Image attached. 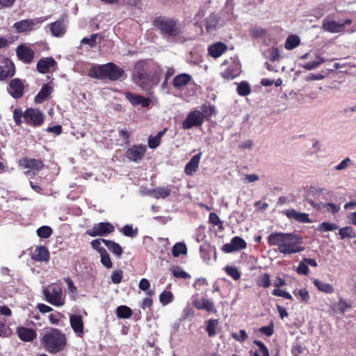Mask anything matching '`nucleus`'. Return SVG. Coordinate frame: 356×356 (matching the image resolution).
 <instances>
[{
	"label": "nucleus",
	"mask_w": 356,
	"mask_h": 356,
	"mask_svg": "<svg viewBox=\"0 0 356 356\" xmlns=\"http://www.w3.org/2000/svg\"><path fill=\"white\" fill-rule=\"evenodd\" d=\"M162 74L160 65L152 60H141L135 64L133 79L138 86L147 90L159 83Z\"/></svg>",
	"instance_id": "1"
},
{
	"label": "nucleus",
	"mask_w": 356,
	"mask_h": 356,
	"mask_svg": "<svg viewBox=\"0 0 356 356\" xmlns=\"http://www.w3.org/2000/svg\"><path fill=\"white\" fill-rule=\"evenodd\" d=\"M268 243L270 246H278L280 252L290 254L302 251L298 246V238L294 234L273 232L268 236Z\"/></svg>",
	"instance_id": "2"
},
{
	"label": "nucleus",
	"mask_w": 356,
	"mask_h": 356,
	"mask_svg": "<svg viewBox=\"0 0 356 356\" xmlns=\"http://www.w3.org/2000/svg\"><path fill=\"white\" fill-rule=\"evenodd\" d=\"M40 343L47 352L57 354L66 348L67 339L61 330L51 328L44 333L40 339Z\"/></svg>",
	"instance_id": "3"
},
{
	"label": "nucleus",
	"mask_w": 356,
	"mask_h": 356,
	"mask_svg": "<svg viewBox=\"0 0 356 356\" xmlns=\"http://www.w3.org/2000/svg\"><path fill=\"white\" fill-rule=\"evenodd\" d=\"M88 74L93 79H108L112 81L124 79L127 77L124 70L113 63L94 65L89 69Z\"/></svg>",
	"instance_id": "4"
},
{
	"label": "nucleus",
	"mask_w": 356,
	"mask_h": 356,
	"mask_svg": "<svg viewBox=\"0 0 356 356\" xmlns=\"http://www.w3.org/2000/svg\"><path fill=\"white\" fill-rule=\"evenodd\" d=\"M153 25L165 38H175L183 33L181 24L174 18L159 16L153 21Z\"/></svg>",
	"instance_id": "5"
},
{
	"label": "nucleus",
	"mask_w": 356,
	"mask_h": 356,
	"mask_svg": "<svg viewBox=\"0 0 356 356\" xmlns=\"http://www.w3.org/2000/svg\"><path fill=\"white\" fill-rule=\"evenodd\" d=\"M45 300L51 305L56 307L63 306L65 299L63 298V289L58 285H50L42 291Z\"/></svg>",
	"instance_id": "6"
},
{
	"label": "nucleus",
	"mask_w": 356,
	"mask_h": 356,
	"mask_svg": "<svg viewBox=\"0 0 356 356\" xmlns=\"http://www.w3.org/2000/svg\"><path fill=\"white\" fill-rule=\"evenodd\" d=\"M115 231L114 225L109 222H101L86 231V234L90 236H106Z\"/></svg>",
	"instance_id": "7"
},
{
	"label": "nucleus",
	"mask_w": 356,
	"mask_h": 356,
	"mask_svg": "<svg viewBox=\"0 0 356 356\" xmlns=\"http://www.w3.org/2000/svg\"><path fill=\"white\" fill-rule=\"evenodd\" d=\"M44 121V113L38 108H28L25 110V123L33 127L42 126Z\"/></svg>",
	"instance_id": "8"
},
{
	"label": "nucleus",
	"mask_w": 356,
	"mask_h": 356,
	"mask_svg": "<svg viewBox=\"0 0 356 356\" xmlns=\"http://www.w3.org/2000/svg\"><path fill=\"white\" fill-rule=\"evenodd\" d=\"M204 121L200 114V111L194 110L190 112L182 122L184 129H190L194 127H201Z\"/></svg>",
	"instance_id": "9"
},
{
	"label": "nucleus",
	"mask_w": 356,
	"mask_h": 356,
	"mask_svg": "<svg viewBox=\"0 0 356 356\" xmlns=\"http://www.w3.org/2000/svg\"><path fill=\"white\" fill-rule=\"evenodd\" d=\"M15 73L13 62L6 57H0V81L12 77Z\"/></svg>",
	"instance_id": "10"
},
{
	"label": "nucleus",
	"mask_w": 356,
	"mask_h": 356,
	"mask_svg": "<svg viewBox=\"0 0 356 356\" xmlns=\"http://www.w3.org/2000/svg\"><path fill=\"white\" fill-rule=\"evenodd\" d=\"M146 152L145 145H134L126 151L125 156L129 161L138 162L143 159Z\"/></svg>",
	"instance_id": "11"
},
{
	"label": "nucleus",
	"mask_w": 356,
	"mask_h": 356,
	"mask_svg": "<svg viewBox=\"0 0 356 356\" xmlns=\"http://www.w3.org/2000/svg\"><path fill=\"white\" fill-rule=\"evenodd\" d=\"M16 55L18 59L24 64H30L35 57L34 51L29 47L21 44L16 48Z\"/></svg>",
	"instance_id": "12"
},
{
	"label": "nucleus",
	"mask_w": 356,
	"mask_h": 356,
	"mask_svg": "<svg viewBox=\"0 0 356 356\" xmlns=\"http://www.w3.org/2000/svg\"><path fill=\"white\" fill-rule=\"evenodd\" d=\"M246 247L247 243L243 238L240 236H234L229 243H226L222 246L221 250L225 253H231L243 250Z\"/></svg>",
	"instance_id": "13"
},
{
	"label": "nucleus",
	"mask_w": 356,
	"mask_h": 356,
	"mask_svg": "<svg viewBox=\"0 0 356 356\" xmlns=\"http://www.w3.org/2000/svg\"><path fill=\"white\" fill-rule=\"evenodd\" d=\"M41 23L39 19H23L15 22L13 24V28L15 29L16 33H23L29 32L33 30V27Z\"/></svg>",
	"instance_id": "14"
},
{
	"label": "nucleus",
	"mask_w": 356,
	"mask_h": 356,
	"mask_svg": "<svg viewBox=\"0 0 356 356\" xmlns=\"http://www.w3.org/2000/svg\"><path fill=\"white\" fill-rule=\"evenodd\" d=\"M7 90L13 98L19 99L24 95V85L19 79H13L10 81Z\"/></svg>",
	"instance_id": "15"
},
{
	"label": "nucleus",
	"mask_w": 356,
	"mask_h": 356,
	"mask_svg": "<svg viewBox=\"0 0 356 356\" xmlns=\"http://www.w3.org/2000/svg\"><path fill=\"white\" fill-rule=\"evenodd\" d=\"M350 23V20L346 21L345 23H339L332 19L325 18L323 21L322 26L325 31L330 33H339L343 31L345 24Z\"/></svg>",
	"instance_id": "16"
},
{
	"label": "nucleus",
	"mask_w": 356,
	"mask_h": 356,
	"mask_svg": "<svg viewBox=\"0 0 356 356\" xmlns=\"http://www.w3.org/2000/svg\"><path fill=\"white\" fill-rule=\"evenodd\" d=\"M16 333L20 340L25 342H31L37 337V333L33 329L24 326L17 327Z\"/></svg>",
	"instance_id": "17"
},
{
	"label": "nucleus",
	"mask_w": 356,
	"mask_h": 356,
	"mask_svg": "<svg viewBox=\"0 0 356 356\" xmlns=\"http://www.w3.org/2000/svg\"><path fill=\"white\" fill-rule=\"evenodd\" d=\"M19 165L24 168H29L32 170L39 171L43 167L44 164L42 160L24 157L19 160Z\"/></svg>",
	"instance_id": "18"
},
{
	"label": "nucleus",
	"mask_w": 356,
	"mask_h": 356,
	"mask_svg": "<svg viewBox=\"0 0 356 356\" xmlns=\"http://www.w3.org/2000/svg\"><path fill=\"white\" fill-rule=\"evenodd\" d=\"M70 323L73 331L79 337H82L84 330L83 318L80 315L71 314L70 316Z\"/></svg>",
	"instance_id": "19"
},
{
	"label": "nucleus",
	"mask_w": 356,
	"mask_h": 356,
	"mask_svg": "<svg viewBox=\"0 0 356 356\" xmlns=\"http://www.w3.org/2000/svg\"><path fill=\"white\" fill-rule=\"evenodd\" d=\"M57 65L56 61L52 57H46L40 58L37 63V70L41 74H46L50 68L55 67Z\"/></svg>",
	"instance_id": "20"
},
{
	"label": "nucleus",
	"mask_w": 356,
	"mask_h": 356,
	"mask_svg": "<svg viewBox=\"0 0 356 356\" xmlns=\"http://www.w3.org/2000/svg\"><path fill=\"white\" fill-rule=\"evenodd\" d=\"M193 306L199 310H205L208 312L216 313V309L213 302L207 298L195 299L193 301Z\"/></svg>",
	"instance_id": "21"
},
{
	"label": "nucleus",
	"mask_w": 356,
	"mask_h": 356,
	"mask_svg": "<svg viewBox=\"0 0 356 356\" xmlns=\"http://www.w3.org/2000/svg\"><path fill=\"white\" fill-rule=\"evenodd\" d=\"M283 213L290 220H293L298 222H311L309 214L301 213L293 209L286 210Z\"/></svg>",
	"instance_id": "22"
},
{
	"label": "nucleus",
	"mask_w": 356,
	"mask_h": 356,
	"mask_svg": "<svg viewBox=\"0 0 356 356\" xmlns=\"http://www.w3.org/2000/svg\"><path fill=\"white\" fill-rule=\"evenodd\" d=\"M227 49V46L222 42H216L209 45L208 53L211 57L217 58L221 56Z\"/></svg>",
	"instance_id": "23"
},
{
	"label": "nucleus",
	"mask_w": 356,
	"mask_h": 356,
	"mask_svg": "<svg viewBox=\"0 0 356 356\" xmlns=\"http://www.w3.org/2000/svg\"><path fill=\"white\" fill-rule=\"evenodd\" d=\"M192 81V76L186 73L175 76L172 80V86L178 90H182Z\"/></svg>",
	"instance_id": "24"
},
{
	"label": "nucleus",
	"mask_w": 356,
	"mask_h": 356,
	"mask_svg": "<svg viewBox=\"0 0 356 356\" xmlns=\"http://www.w3.org/2000/svg\"><path fill=\"white\" fill-rule=\"evenodd\" d=\"M126 97L134 106L140 104L143 107H148L150 104L149 99L142 95H134L128 92L126 93Z\"/></svg>",
	"instance_id": "25"
},
{
	"label": "nucleus",
	"mask_w": 356,
	"mask_h": 356,
	"mask_svg": "<svg viewBox=\"0 0 356 356\" xmlns=\"http://www.w3.org/2000/svg\"><path fill=\"white\" fill-rule=\"evenodd\" d=\"M49 257V252L44 246H37L31 254V258L36 261H47Z\"/></svg>",
	"instance_id": "26"
},
{
	"label": "nucleus",
	"mask_w": 356,
	"mask_h": 356,
	"mask_svg": "<svg viewBox=\"0 0 356 356\" xmlns=\"http://www.w3.org/2000/svg\"><path fill=\"white\" fill-rule=\"evenodd\" d=\"M201 156V152L194 155L186 163L185 165L184 172L187 175H193L197 171Z\"/></svg>",
	"instance_id": "27"
},
{
	"label": "nucleus",
	"mask_w": 356,
	"mask_h": 356,
	"mask_svg": "<svg viewBox=\"0 0 356 356\" xmlns=\"http://www.w3.org/2000/svg\"><path fill=\"white\" fill-rule=\"evenodd\" d=\"M52 92V88L49 84H44L39 92L35 96L34 101L35 103L41 104L49 98Z\"/></svg>",
	"instance_id": "28"
},
{
	"label": "nucleus",
	"mask_w": 356,
	"mask_h": 356,
	"mask_svg": "<svg viewBox=\"0 0 356 356\" xmlns=\"http://www.w3.org/2000/svg\"><path fill=\"white\" fill-rule=\"evenodd\" d=\"M102 243L107 247V248L118 258H120L123 254V249L121 245L115 242L114 241L102 239Z\"/></svg>",
	"instance_id": "29"
},
{
	"label": "nucleus",
	"mask_w": 356,
	"mask_h": 356,
	"mask_svg": "<svg viewBox=\"0 0 356 356\" xmlns=\"http://www.w3.org/2000/svg\"><path fill=\"white\" fill-rule=\"evenodd\" d=\"M219 17L216 13H211L205 19V29L208 33L216 30L219 22Z\"/></svg>",
	"instance_id": "30"
},
{
	"label": "nucleus",
	"mask_w": 356,
	"mask_h": 356,
	"mask_svg": "<svg viewBox=\"0 0 356 356\" xmlns=\"http://www.w3.org/2000/svg\"><path fill=\"white\" fill-rule=\"evenodd\" d=\"M50 30L54 36L61 37L65 33L63 20L59 19L50 24Z\"/></svg>",
	"instance_id": "31"
},
{
	"label": "nucleus",
	"mask_w": 356,
	"mask_h": 356,
	"mask_svg": "<svg viewBox=\"0 0 356 356\" xmlns=\"http://www.w3.org/2000/svg\"><path fill=\"white\" fill-rule=\"evenodd\" d=\"M313 208L320 211L330 212L332 214L337 213L340 209V207L339 205L331 202L321 204L313 202Z\"/></svg>",
	"instance_id": "32"
},
{
	"label": "nucleus",
	"mask_w": 356,
	"mask_h": 356,
	"mask_svg": "<svg viewBox=\"0 0 356 356\" xmlns=\"http://www.w3.org/2000/svg\"><path fill=\"white\" fill-rule=\"evenodd\" d=\"M170 193L171 189L168 186L157 187L149 192L150 195L156 199L166 198L170 195Z\"/></svg>",
	"instance_id": "33"
},
{
	"label": "nucleus",
	"mask_w": 356,
	"mask_h": 356,
	"mask_svg": "<svg viewBox=\"0 0 356 356\" xmlns=\"http://www.w3.org/2000/svg\"><path fill=\"white\" fill-rule=\"evenodd\" d=\"M220 74L224 79L229 81L237 77L239 72L236 66L229 65Z\"/></svg>",
	"instance_id": "34"
},
{
	"label": "nucleus",
	"mask_w": 356,
	"mask_h": 356,
	"mask_svg": "<svg viewBox=\"0 0 356 356\" xmlns=\"http://www.w3.org/2000/svg\"><path fill=\"white\" fill-rule=\"evenodd\" d=\"M253 343L259 347V350L250 351V356H270L267 346L262 341L254 340Z\"/></svg>",
	"instance_id": "35"
},
{
	"label": "nucleus",
	"mask_w": 356,
	"mask_h": 356,
	"mask_svg": "<svg viewBox=\"0 0 356 356\" xmlns=\"http://www.w3.org/2000/svg\"><path fill=\"white\" fill-rule=\"evenodd\" d=\"M256 284L259 287L268 288L271 286L270 276L268 273H264L259 275L257 280Z\"/></svg>",
	"instance_id": "36"
},
{
	"label": "nucleus",
	"mask_w": 356,
	"mask_h": 356,
	"mask_svg": "<svg viewBox=\"0 0 356 356\" xmlns=\"http://www.w3.org/2000/svg\"><path fill=\"white\" fill-rule=\"evenodd\" d=\"M215 106L211 104H203L201 107L200 114L203 120H209L215 113Z\"/></svg>",
	"instance_id": "37"
},
{
	"label": "nucleus",
	"mask_w": 356,
	"mask_h": 356,
	"mask_svg": "<svg viewBox=\"0 0 356 356\" xmlns=\"http://www.w3.org/2000/svg\"><path fill=\"white\" fill-rule=\"evenodd\" d=\"M187 247L184 243H176L172 248V254L173 257H178L181 254L186 255L187 254Z\"/></svg>",
	"instance_id": "38"
},
{
	"label": "nucleus",
	"mask_w": 356,
	"mask_h": 356,
	"mask_svg": "<svg viewBox=\"0 0 356 356\" xmlns=\"http://www.w3.org/2000/svg\"><path fill=\"white\" fill-rule=\"evenodd\" d=\"M170 270L175 278L184 280L191 278V275L188 273L182 270L181 268L179 266H171L170 268Z\"/></svg>",
	"instance_id": "39"
},
{
	"label": "nucleus",
	"mask_w": 356,
	"mask_h": 356,
	"mask_svg": "<svg viewBox=\"0 0 356 356\" xmlns=\"http://www.w3.org/2000/svg\"><path fill=\"white\" fill-rule=\"evenodd\" d=\"M300 40L296 35H290L287 37L284 47L288 50H292L300 44Z\"/></svg>",
	"instance_id": "40"
},
{
	"label": "nucleus",
	"mask_w": 356,
	"mask_h": 356,
	"mask_svg": "<svg viewBox=\"0 0 356 356\" xmlns=\"http://www.w3.org/2000/svg\"><path fill=\"white\" fill-rule=\"evenodd\" d=\"M218 325V319H209L207 321L206 331L209 337H213L216 334V327Z\"/></svg>",
	"instance_id": "41"
},
{
	"label": "nucleus",
	"mask_w": 356,
	"mask_h": 356,
	"mask_svg": "<svg viewBox=\"0 0 356 356\" xmlns=\"http://www.w3.org/2000/svg\"><path fill=\"white\" fill-rule=\"evenodd\" d=\"M313 282L320 291L329 294L333 293L334 291L333 286L328 283L321 282L318 280H315Z\"/></svg>",
	"instance_id": "42"
},
{
	"label": "nucleus",
	"mask_w": 356,
	"mask_h": 356,
	"mask_svg": "<svg viewBox=\"0 0 356 356\" xmlns=\"http://www.w3.org/2000/svg\"><path fill=\"white\" fill-rule=\"evenodd\" d=\"M339 235L341 239L344 238H353L356 236V234L353 229L350 226H346L341 228L339 230Z\"/></svg>",
	"instance_id": "43"
},
{
	"label": "nucleus",
	"mask_w": 356,
	"mask_h": 356,
	"mask_svg": "<svg viewBox=\"0 0 356 356\" xmlns=\"http://www.w3.org/2000/svg\"><path fill=\"white\" fill-rule=\"evenodd\" d=\"M116 315L120 318H128L132 315V310L127 306L120 305L116 309Z\"/></svg>",
	"instance_id": "44"
},
{
	"label": "nucleus",
	"mask_w": 356,
	"mask_h": 356,
	"mask_svg": "<svg viewBox=\"0 0 356 356\" xmlns=\"http://www.w3.org/2000/svg\"><path fill=\"white\" fill-rule=\"evenodd\" d=\"M237 93L240 96H247L251 93L250 84L247 81H241L237 87Z\"/></svg>",
	"instance_id": "45"
},
{
	"label": "nucleus",
	"mask_w": 356,
	"mask_h": 356,
	"mask_svg": "<svg viewBox=\"0 0 356 356\" xmlns=\"http://www.w3.org/2000/svg\"><path fill=\"white\" fill-rule=\"evenodd\" d=\"M65 318V316L58 312H55L54 313H51L49 315L48 318L50 323L53 325H61L62 321L61 320Z\"/></svg>",
	"instance_id": "46"
},
{
	"label": "nucleus",
	"mask_w": 356,
	"mask_h": 356,
	"mask_svg": "<svg viewBox=\"0 0 356 356\" xmlns=\"http://www.w3.org/2000/svg\"><path fill=\"white\" fill-rule=\"evenodd\" d=\"M173 300V295L170 291H163L159 295V301L163 305H167Z\"/></svg>",
	"instance_id": "47"
},
{
	"label": "nucleus",
	"mask_w": 356,
	"mask_h": 356,
	"mask_svg": "<svg viewBox=\"0 0 356 356\" xmlns=\"http://www.w3.org/2000/svg\"><path fill=\"white\" fill-rule=\"evenodd\" d=\"M122 233L128 237L134 238L136 236L138 232V228H133L132 225H126L122 229Z\"/></svg>",
	"instance_id": "48"
},
{
	"label": "nucleus",
	"mask_w": 356,
	"mask_h": 356,
	"mask_svg": "<svg viewBox=\"0 0 356 356\" xmlns=\"http://www.w3.org/2000/svg\"><path fill=\"white\" fill-rule=\"evenodd\" d=\"M266 54L268 58L272 62H275L280 59V51L277 47L269 48L266 51Z\"/></svg>",
	"instance_id": "49"
},
{
	"label": "nucleus",
	"mask_w": 356,
	"mask_h": 356,
	"mask_svg": "<svg viewBox=\"0 0 356 356\" xmlns=\"http://www.w3.org/2000/svg\"><path fill=\"white\" fill-rule=\"evenodd\" d=\"M22 118L25 120V111L23 112L21 108H15L13 111V120L15 124L18 126H21L23 122Z\"/></svg>",
	"instance_id": "50"
},
{
	"label": "nucleus",
	"mask_w": 356,
	"mask_h": 356,
	"mask_svg": "<svg viewBox=\"0 0 356 356\" xmlns=\"http://www.w3.org/2000/svg\"><path fill=\"white\" fill-rule=\"evenodd\" d=\"M52 234V229L49 226H42L37 230V234L39 237L42 238H47L50 237Z\"/></svg>",
	"instance_id": "51"
},
{
	"label": "nucleus",
	"mask_w": 356,
	"mask_h": 356,
	"mask_svg": "<svg viewBox=\"0 0 356 356\" xmlns=\"http://www.w3.org/2000/svg\"><path fill=\"white\" fill-rule=\"evenodd\" d=\"M225 270L227 273V274L231 277H232L234 280H238L241 277V273L239 272L238 268L234 266H227L225 268Z\"/></svg>",
	"instance_id": "52"
},
{
	"label": "nucleus",
	"mask_w": 356,
	"mask_h": 356,
	"mask_svg": "<svg viewBox=\"0 0 356 356\" xmlns=\"http://www.w3.org/2000/svg\"><path fill=\"white\" fill-rule=\"evenodd\" d=\"M337 229L338 226L337 224L329 222H323L319 225L318 230L323 232H330L334 231Z\"/></svg>",
	"instance_id": "53"
},
{
	"label": "nucleus",
	"mask_w": 356,
	"mask_h": 356,
	"mask_svg": "<svg viewBox=\"0 0 356 356\" xmlns=\"http://www.w3.org/2000/svg\"><path fill=\"white\" fill-rule=\"evenodd\" d=\"M232 337L241 343L245 341L248 339V335L245 330H240L238 333L232 332Z\"/></svg>",
	"instance_id": "54"
},
{
	"label": "nucleus",
	"mask_w": 356,
	"mask_h": 356,
	"mask_svg": "<svg viewBox=\"0 0 356 356\" xmlns=\"http://www.w3.org/2000/svg\"><path fill=\"white\" fill-rule=\"evenodd\" d=\"M101 256V263L106 268H111L113 267V263L111 261L109 254L107 251H104V253L99 254Z\"/></svg>",
	"instance_id": "55"
},
{
	"label": "nucleus",
	"mask_w": 356,
	"mask_h": 356,
	"mask_svg": "<svg viewBox=\"0 0 356 356\" xmlns=\"http://www.w3.org/2000/svg\"><path fill=\"white\" fill-rule=\"evenodd\" d=\"M259 332L267 337H271L274 333V325L273 321H271L267 326L261 327L259 329Z\"/></svg>",
	"instance_id": "56"
},
{
	"label": "nucleus",
	"mask_w": 356,
	"mask_h": 356,
	"mask_svg": "<svg viewBox=\"0 0 356 356\" xmlns=\"http://www.w3.org/2000/svg\"><path fill=\"white\" fill-rule=\"evenodd\" d=\"M313 193L319 197H321L323 199L327 200L330 192L327 188L317 187L314 189Z\"/></svg>",
	"instance_id": "57"
},
{
	"label": "nucleus",
	"mask_w": 356,
	"mask_h": 356,
	"mask_svg": "<svg viewBox=\"0 0 356 356\" xmlns=\"http://www.w3.org/2000/svg\"><path fill=\"white\" fill-rule=\"evenodd\" d=\"M111 280L114 284H120L123 277V271L121 269L114 270L111 274Z\"/></svg>",
	"instance_id": "58"
},
{
	"label": "nucleus",
	"mask_w": 356,
	"mask_h": 356,
	"mask_svg": "<svg viewBox=\"0 0 356 356\" xmlns=\"http://www.w3.org/2000/svg\"><path fill=\"white\" fill-rule=\"evenodd\" d=\"M209 221L213 225H217L219 228L222 229V222L216 213H211L209 216Z\"/></svg>",
	"instance_id": "59"
},
{
	"label": "nucleus",
	"mask_w": 356,
	"mask_h": 356,
	"mask_svg": "<svg viewBox=\"0 0 356 356\" xmlns=\"http://www.w3.org/2000/svg\"><path fill=\"white\" fill-rule=\"evenodd\" d=\"M352 160L349 157H347L342 160L337 165H336L334 169L337 171L346 170L348 168L350 164H352Z\"/></svg>",
	"instance_id": "60"
},
{
	"label": "nucleus",
	"mask_w": 356,
	"mask_h": 356,
	"mask_svg": "<svg viewBox=\"0 0 356 356\" xmlns=\"http://www.w3.org/2000/svg\"><path fill=\"white\" fill-rule=\"evenodd\" d=\"M272 294L275 296L282 297L288 300H292V296L289 292L282 290L279 288L275 289L272 291Z\"/></svg>",
	"instance_id": "61"
},
{
	"label": "nucleus",
	"mask_w": 356,
	"mask_h": 356,
	"mask_svg": "<svg viewBox=\"0 0 356 356\" xmlns=\"http://www.w3.org/2000/svg\"><path fill=\"white\" fill-rule=\"evenodd\" d=\"M102 239L103 238L95 239V240H92L90 243L92 248L93 249L96 250L99 254H101L102 252L104 253V252L106 250L104 248L101 247V243L102 242Z\"/></svg>",
	"instance_id": "62"
},
{
	"label": "nucleus",
	"mask_w": 356,
	"mask_h": 356,
	"mask_svg": "<svg viewBox=\"0 0 356 356\" xmlns=\"http://www.w3.org/2000/svg\"><path fill=\"white\" fill-rule=\"evenodd\" d=\"M97 34H92L90 38H83L81 43V44H88L90 47H93L96 46V39H97Z\"/></svg>",
	"instance_id": "63"
},
{
	"label": "nucleus",
	"mask_w": 356,
	"mask_h": 356,
	"mask_svg": "<svg viewBox=\"0 0 356 356\" xmlns=\"http://www.w3.org/2000/svg\"><path fill=\"white\" fill-rule=\"evenodd\" d=\"M295 296H298L300 299L304 302H308L310 296L308 291L306 289H300L298 291V294L296 292L293 293Z\"/></svg>",
	"instance_id": "64"
}]
</instances>
